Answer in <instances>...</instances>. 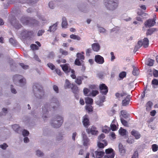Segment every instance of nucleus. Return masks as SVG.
<instances>
[{"mask_svg": "<svg viewBox=\"0 0 158 158\" xmlns=\"http://www.w3.org/2000/svg\"><path fill=\"white\" fill-rule=\"evenodd\" d=\"M95 153L96 157H102L104 154V152L102 151H95Z\"/></svg>", "mask_w": 158, "mask_h": 158, "instance_id": "nucleus-27", "label": "nucleus"}, {"mask_svg": "<svg viewBox=\"0 0 158 158\" xmlns=\"http://www.w3.org/2000/svg\"><path fill=\"white\" fill-rule=\"evenodd\" d=\"M19 82L21 85H23L26 84V79L24 78H21L19 80Z\"/></svg>", "mask_w": 158, "mask_h": 158, "instance_id": "nucleus-51", "label": "nucleus"}, {"mask_svg": "<svg viewBox=\"0 0 158 158\" xmlns=\"http://www.w3.org/2000/svg\"><path fill=\"white\" fill-rule=\"evenodd\" d=\"M99 89L100 93L102 95H106L108 91V87L104 83L100 84Z\"/></svg>", "mask_w": 158, "mask_h": 158, "instance_id": "nucleus-4", "label": "nucleus"}, {"mask_svg": "<svg viewBox=\"0 0 158 158\" xmlns=\"http://www.w3.org/2000/svg\"><path fill=\"white\" fill-rule=\"evenodd\" d=\"M119 133L122 136H123L126 134V130L124 129L121 128L119 130Z\"/></svg>", "mask_w": 158, "mask_h": 158, "instance_id": "nucleus-34", "label": "nucleus"}, {"mask_svg": "<svg viewBox=\"0 0 158 158\" xmlns=\"http://www.w3.org/2000/svg\"><path fill=\"white\" fill-rule=\"evenodd\" d=\"M70 37L72 39L76 40H80L81 39V38L80 36L73 34L70 35Z\"/></svg>", "mask_w": 158, "mask_h": 158, "instance_id": "nucleus-31", "label": "nucleus"}, {"mask_svg": "<svg viewBox=\"0 0 158 158\" xmlns=\"http://www.w3.org/2000/svg\"><path fill=\"white\" fill-rule=\"evenodd\" d=\"M86 109L89 112H91L93 110V108L91 105L87 106H86Z\"/></svg>", "mask_w": 158, "mask_h": 158, "instance_id": "nucleus-46", "label": "nucleus"}, {"mask_svg": "<svg viewBox=\"0 0 158 158\" xmlns=\"http://www.w3.org/2000/svg\"><path fill=\"white\" fill-rule=\"evenodd\" d=\"M94 60L98 64H102L104 62V59L100 55H96L95 56Z\"/></svg>", "mask_w": 158, "mask_h": 158, "instance_id": "nucleus-9", "label": "nucleus"}, {"mask_svg": "<svg viewBox=\"0 0 158 158\" xmlns=\"http://www.w3.org/2000/svg\"><path fill=\"white\" fill-rule=\"evenodd\" d=\"M12 128L15 132L18 133V131L20 127L18 125L15 124L12 125Z\"/></svg>", "mask_w": 158, "mask_h": 158, "instance_id": "nucleus-33", "label": "nucleus"}, {"mask_svg": "<svg viewBox=\"0 0 158 158\" xmlns=\"http://www.w3.org/2000/svg\"><path fill=\"white\" fill-rule=\"evenodd\" d=\"M157 31V29L156 28H152L148 29L147 31L146 35L147 36L148 35H151L154 32Z\"/></svg>", "mask_w": 158, "mask_h": 158, "instance_id": "nucleus-23", "label": "nucleus"}, {"mask_svg": "<svg viewBox=\"0 0 158 158\" xmlns=\"http://www.w3.org/2000/svg\"><path fill=\"white\" fill-rule=\"evenodd\" d=\"M7 147L8 146L5 143H4L2 145H0V147L3 149L4 150L6 149Z\"/></svg>", "mask_w": 158, "mask_h": 158, "instance_id": "nucleus-64", "label": "nucleus"}, {"mask_svg": "<svg viewBox=\"0 0 158 158\" xmlns=\"http://www.w3.org/2000/svg\"><path fill=\"white\" fill-rule=\"evenodd\" d=\"M21 77V76H20L19 75H16L15 76H14L13 77V80L14 82L15 81V80H17V79H19Z\"/></svg>", "mask_w": 158, "mask_h": 158, "instance_id": "nucleus-63", "label": "nucleus"}, {"mask_svg": "<svg viewBox=\"0 0 158 158\" xmlns=\"http://www.w3.org/2000/svg\"><path fill=\"white\" fill-rule=\"evenodd\" d=\"M152 84L154 85H158V80L156 79H153L152 81Z\"/></svg>", "mask_w": 158, "mask_h": 158, "instance_id": "nucleus-54", "label": "nucleus"}, {"mask_svg": "<svg viewBox=\"0 0 158 158\" xmlns=\"http://www.w3.org/2000/svg\"><path fill=\"white\" fill-rule=\"evenodd\" d=\"M131 134L134 136L136 139H139L141 137V135L140 133L138 131L135 130H133L131 131Z\"/></svg>", "mask_w": 158, "mask_h": 158, "instance_id": "nucleus-15", "label": "nucleus"}, {"mask_svg": "<svg viewBox=\"0 0 158 158\" xmlns=\"http://www.w3.org/2000/svg\"><path fill=\"white\" fill-rule=\"evenodd\" d=\"M61 25L63 28H66L67 27L68 23L65 17H63L62 18Z\"/></svg>", "mask_w": 158, "mask_h": 158, "instance_id": "nucleus-24", "label": "nucleus"}, {"mask_svg": "<svg viewBox=\"0 0 158 158\" xmlns=\"http://www.w3.org/2000/svg\"><path fill=\"white\" fill-rule=\"evenodd\" d=\"M31 48L33 50H37L38 49V46L34 44H31Z\"/></svg>", "mask_w": 158, "mask_h": 158, "instance_id": "nucleus-58", "label": "nucleus"}, {"mask_svg": "<svg viewBox=\"0 0 158 158\" xmlns=\"http://www.w3.org/2000/svg\"><path fill=\"white\" fill-rule=\"evenodd\" d=\"M100 100L97 101L96 103L99 106H102L103 105V102L105 101L106 97L105 96H102L100 98Z\"/></svg>", "mask_w": 158, "mask_h": 158, "instance_id": "nucleus-20", "label": "nucleus"}, {"mask_svg": "<svg viewBox=\"0 0 158 158\" xmlns=\"http://www.w3.org/2000/svg\"><path fill=\"white\" fill-rule=\"evenodd\" d=\"M89 87L92 89H97V85L95 84L90 85H89Z\"/></svg>", "mask_w": 158, "mask_h": 158, "instance_id": "nucleus-55", "label": "nucleus"}, {"mask_svg": "<svg viewBox=\"0 0 158 158\" xmlns=\"http://www.w3.org/2000/svg\"><path fill=\"white\" fill-rule=\"evenodd\" d=\"M57 25L58 24L57 23L54 24L50 26L48 31L50 32L55 31L57 29Z\"/></svg>", "mask_w": 158, "mask_h": 158, "instance_id": "nucleus-19", "label": "nucleus"}, {"mask_svg": "<svg viewBox=\"0 0 158 158\" xmlns=\"http://www.w3.org/2000/svg\"><path fill=\"white\" fill-rule=\"evenodd\" d=\"M82 62L80 60L78 59V58H76L74 64L77 65L81 66V63Z\"/></svg>", "mask_w": 158, "mask_h": 158, "instance_id": "nucleus-42", "label": "nucleus"}, {"mask_svg": "<svg viewBox=\"0 0 158 158\" xmlns=\"http://www.w3.org/2000/svg\"><path fill=\"white\" fill-rule=\"evenodd\" d=\"M153 74L154 77H158V71L154 69L153 71Z\"/></svg>", "mask_w": 158, "mask_h": 158, "instance_id": "nucleus-56", "label": "nucleus"}, {"mask_svg": "<svg viewBox=\"0 0 158 158\" xmlns=\"http://www.w3.org/2000/svg\"><path fill=\"white\" fill-rule=\"evenodd\" d=\"M86 131L88 134L91 133L93 135H97L98 132L96 130V128L94 126H92L90 129H87Z\"/></svg>", "mask_w": 158, "mask_h": 158, "instance_id": "nucleus-12", "label": "nucleus"}, {"mask_svg": "<svg viewBox=\"0 0 158 158\" xmlns=\"http://www.w3.org/2000/svg\"><path fill=\"white\" fill-rule=\"evenodd\" d=\"M130 99L131 97L130 95H127L125 98L122 101V105L124 106H126L128 105L130 103Z\"/></svg>", "mask_w": 158, "mask_h": 158, "instance_id": "nucleus-13", "label": "nucleus"}, {"mask_svg": "<svg viewBox=\"0 0 158 158\" xmlns=\"http://www.w3.org/2000/svg\"><path fill=\"white\" fill-rule=\"evenodd\" d=\"M118 148L119 152L122 155H123L126 152L125 149L122 143H119Z\"/></svg>", "mask_w": 158, "mask_h": 158, "instance_id": "nucleus-22", "label": "nucleus"}, {"mask_svg": "<svg viewBox=\"0 0 158 158\" xmlns=\"http://www.w3.org/2000/svg\"><path fill=\"white\" fill-rule=\"evenodd\" d=\"M21 21H22L23 23L25 24H29V25H33L36 26H39V21L35 19L32 18H31L30 19H29V20L28 19L26 20V22L24 21L23 19L21 20Z\"/></svg>", "mask_w": 158, "mask_h": 158, "instance_id": "nucleus-6", "label": "nucleus"}, {"mask_svg": "<svg viewBox=\"0 0 158 158\" xmlns=\"http://www.w3.org/2000/svg\"><path fill=\"white\" fill-rule=\"evenodd\" d=\"M36 155L38 156H43V153L40 151L38 150L36 152Z\"/></svg>", "mask_w": 158, "mask_h": 158, "instance_id": "nucleus-60", "label": "nucleus"}, {"mask_svg": "<svg viewBox=\"0 0 158 158\" xmlns=\"http://www.w3.org/2000/svg\"><path fill=\"white\" fill-rule=\"evenodd\" d=\"M23 135L24 136H28L29 134V132L26 130H24L22 132Z\"/></svg>", "mask_w": 158, "mask_h": 158, "instance_id": "nucleus-59", "label": "nucleus"}, {"mask_svg": "<svg viewBox=\"0 0 158 158\" xmlns=\"http://www.w3.org/2000/svg\"><path fill=\"white\" fill-rule=\"evenodd\" d=\"M154 60L152 59H149L148 60L147 65L149 66H152L153 65Z\"/></svg>", "mask_w": 158, "mask_h": 158, "instance_id": "nucleus-40", "label": "nucleus"}, {"mask_svg": "<svg viewBox=\"0 0 158 158\" xmlns=\"http://www.w3.org/2000/svg\"><path fill=\"white\" fill-rule=\"evenodd\" d=\"M9 22L10 24L13 26L16 29H18L21 28L22 26L19 24L14 16H12L9 18Z\"/></svg>", "mask_w": 158, "mask_h": 158, "instance_id": "nucleus-3", "label": "nucleus"}, {"mask_svg": "<svg viewBox=\"0 0 158 158\" xmlns=\"http://www.w3.org/2000/svg\"><path fill=\"white\" fill-rule=\"evenodd\" d=\"M19 65L22 67V68L24 69H28L29 68L28 65H26L23 63H19Z\"/></svg>", "mask_w": 158, "mask_h": 158, "instance_id": "nucleus-44", "label": "nucleus"}, {"mask_svg": "<svg viewBox=\"0 0 158 158\" xmlns=\"http://www.w3.org/2000/svg\"><path fill=\"white\" fill-rule=\"evenodd\" d=\"M89 91V90L87 88H85L83 89L84 94L85 96H90V93L89 94H88Z\"/></svg>", "mask_w": 158, "mask_h": 158, "instance_id": "nucleus-38", "label": "nucleus"}, {"mask_svg": "<svg viewBox=\"0 0 158 158\" xmlns=\"http://www.w3.org/2000/svg\"><path fill=\"white\" fill-rule=\"evenodd\" d=\"M23 19V21H24L26 22V20L28 19L29 20V19H30L31 18L28 17H22L21 19H20V21L22 22V23L23 24V25H27L29 24H25V23H23L22 21L21 20Z\"/></svg>", "mask_w": 158, "mask_h": 158, "instance_id": "nucleus-49", "label": "nucleus"}, {"mask_svg": "<svg viewBox=\"0 0 158 158\" xmlns=\"http://www.w3.org/2000/svg\"><path fill=\"white\" fill-rule=\"evenodd\" d=\"M84 79L83 77H78L76 79L75 82L78 85H80L82 83V81Z\"/></svg>", "mask_w": 158, "mask_h": 158, "instance_id": "nucleus-25", "label": "nucleus"}, {"mask_svg": "<svg viewBox=\"0 0 158 158\" xmlns=\"http://www.w3.org/2000/svg\"><path fill=\"white\" fill-rule=\"evenodd\" d=\"M60 52L63 55H67L68 54V52H67L66 51L64 50L63 49L61 48L60 49Z\"/></svg>", "mask_w": 158, "mask_h": 158, "instance_id": "nucleus-53", "label": "nucleus"}, {"mask_svg": "<svg viewBox=\"0 0 158 158\" xmlns=\"http://www.w3.org/2000/svg\"><path fill=\"white\" fill-rule=\"evenodd\" d=\"M83 138L84 140L83 144L85 146H87V143L88 142V139L87 136L86 135H85V136H83Z\"/></svg>", "mask_w": 158, "mask_h": 158, "instance_id": "nucleus-45", "label": "nucleus"}, {"mask_svg": "<svg viewBox=\"0 0 158 158\" xmlns=\"http://www.w3.org/2000/svg\"><path fill=\"white\" fill-rule=\"evenodd\" d=\"M105 152L106 154L114 153V150L111 148H109L106 149L105 150Z\"/></svg>", "mask_w": 158, "mask_h": 158, "instance_id": "nucleus-37", "label": "nucleus"}, {"mask_svg": "<svg viewBox=\"0 0 158 158\" xmlns=\"http://www.w3.org/2000/svg\"><path fill=\"white\" fill-rule=\"evenodd\" d=\"M82 123L84 126L87 127L89 125V121L88 115L86 114L83 117Z\"/></svg>", "mask_w": 158, "mask_h": 158, "instance_id": "nucleus-10", "label": "nucleus"}, {"mask_svg": "<svg viewBox=\"0 0 158 158\" xmlns=\"http://www.w3.org/2000/svg\"><path fill=\"white\" fill-rule=\"evenodd\" d=\"M114 153H112L108 156H105L104 158H114Z\"/></svg>", "mask_w": 158, "mask_h": 158, "instance_id": "nucleus-62", "label": "nucleus"}, {"mask_svg": "<svg viewBox=\"0 0 158 158\" xmlns=\"http://www.w3.org/2000/svg\"><path fill=\"white\" fill-rule=\"evenodd\" d=\"M77 58L80 60L81 61H83V60L85 59L84 56L81 53H78L77 54Z\"/></svg>", "mask_w": 158, "mask_h": 158, "instance_id": "nucleus-30", "label": "nucleus"}, {"mask_svg": "<svg viewBox=\"0 0 158 158\" xmlns=\"http://www.w3.org/2000/svg\"><path fill=\"white\" fill-rule=\"evenodd\" d=\"M126 75V73L125 72L123 71L121 72L119 74V77L122 79L125 77Z\"/></svg>", "mask_w": 158, "mask_h": 158, "instance_id": "nucleus-43", "label": "nucleus"}, {"mask_svg": "<svg viewBox=\"0 0 158 158\" xmlns=\"http://www.w3.org/2000/svg\"><path fill=\"white\" fill-rule=\"evenodd\" d=\"M92 48L93 51L95 52L98 51L100 48V47L98 43H95L92 45Z\"/></svg>", "mask_w": 158, "mask_h": 158, "instance_id": "nucleus-16", "label": "nucleus"}, {"mask_svg": "<svg viewBox=\"0 0 158 158\" xmlns=\"http://www.w3.org/2000/svg\"><path fill=\"white\" fill-rule=\"evenodd\" d=\"M52 102H51L52 104L51 105L53 106L52 108L55 109V108L58 107L59 106V103L57 99L55 98H53L52 99Z\"/></svg>", "mask_w": 158, "mask_h": 158, "instance_id": "nucleus-18", "label": "nucleus"}, {"mask_svg": "<svg viewBox=\"0 0 158 158\" xmlns=\"http://www.w3.org/2000/svg\"><path fill=\"white\" fill-rule=\"evenodd\" d=\"M72 86V84H71L69 81L67 79L65 80V84L64 85L65 89H68L71 88Z\"/></svg>", "mask_w": 158, "mask_h": 158, "instance_id": "nucleus-28", "label": "nucleus"}, {"mask_svg": "<svg viewBox=\"0 0 158 158\" xmlns=\"http://www.w3.org/2000/svg\"><path fill=\"white\" fill-rule=\"evenodd\" d=\"M139 73V70L136 68H134L132 71V74L134 76L138 75Z\"/></svg>", "mask_w": 158, "mask_h": 158, "instance_id": "nucleus-52", "label": "nucleus"}, {"mask_svg": "<svg viewBox=\"0 0 158 158\" xmlns=\"http://www.w3.org/2000/svg\"><path fill=\"white\" fill-rule=\"evenodd\" d=\"M120 119L121 123L123 125L126 127H128L127 122L126 120L122 118H121Z\"/></svg>", "mask_w": 158, "mask_h": 158, "instance_id": "nucleus-41", "label": "nucleus"}, {"mask_svg": "<svg viewBox=\"0 0 158 158\" xmlns=\"http://www.w3.org/2000/svg\"><path fill=\"white\" fill-rule=\"evenodd\" d=\"M69 65L68 64H66L61 65L62 70L65 73H69L70 72L71 70L72 69L70 68H69Z\"/></svg>", "mask_w": 158, "mask_h": 158, "instance_id": "nucleus-14", "label": "nucleus"}, {"mask_svg": "<svg viewBox=\"0 0 158 158\" xmlns=\"http://www.w3.org/2000/svg\"><path fill=\"white\" fill-rule=\"evenodd\" d=\"M105 5L107 9L113 10L118 6V0H105Z\"/></svg>", "mask_w": 158, "mask_h": 158, "instance_id": "nucleus-1", "label": "nucleus"}, {"mask_svg": "<svg viewBox=\"0 0 158 158\" xmlns=\"http://www.w3.org/2000/svg\"><path fill=\"white\" fill-rule=\"evenodd\" d=\"M63 121L62 117L59 115H57L56 118L52 120L51 125L54 128H58L61 126Z\"/></svg>", "mask_w": 158, "mask_h": 158, "instance_id": "nucleus-2", "label": "nucleus"}, {"mask_svg": "<svg viewBox=\"0 0 158 158\" xmlns=\"http://www.w3.org/2000/svg\"><path fill=\"white\" fill-rule=\"evenodd\" d=\"M47 65L48 67L52 70H54L55 68V66L51 63H48Z\"/></svg>", "mask_w": 158, "mask_h": 158, "instance_id": "nucleus-48", "label": "nucleus"}, {"mask_svg": "<svg viewBox=\"0 0 158 158\" xmlns=\"http://www.w3.org/2000/svg\"><path fill=\"white\" fill-rule=\"evenodd\" d=\"M39 86V87L40 88H42V87H41L40 85L38 84H36L35 85H33V90L34 91H35V89H37V93L38 94H40L41 93H44V92H42L41 91V89L40 88H38Z\"/></svg>", "mask_w": 158, "mask_h": 158, "instance_id": "nucleus-21", "label": "nucleus"}, {"mask_svg": "<svg viewBox=\"0 0 158 158\" xmlns=\"http://www.w3.org/2000/svg\"><path fill=\"white\" fill-rule=\"evenodd\" d=\"M149 42V40L147 38H144L143 41L142 40L139 41L138 44L139 48L143 46L144 48H146L148 46Z\"/></svg>", "mask_w": 158, "mask_h": 158, "instance_id": "nucleus-5", "label": "nucleus"}, {"mask_svg": "<svg viewBox=\"0 0 158 158\" xmlns=\"http://www.w3.org/2000/svg\"><path fill=\"white\" fill-rule=\"evenodd\" d=\"M75 96L77 99L79 98L78 95L77 94L79 92V89L78 87L76 85L73 84H72V86L71 88Z\"/></svg>", "mask_w": 158, "mask_h": 158, "instance_id": "nucleus-7", "label": "nucleus"}, {"mask_svg": "<svg viewBox=\"0 0 158 158\" xmlns=\"http://www.w3.org/2000/svg\"><path fill=\"white\" fill-rule=\"evenodd\" d=\"M99 93V92L97 90H93L90 93V96H92L93 97H95L96 95L98 94Z\"/></svg>", "mask_w": 158, "mask_h": 158, "instance_id": "nucleus-36", "label": "nucleus"}, {"mask_svg": "<svg viewBox=\"0 0 158 158\" xmlns=\"http://www.w3.org/2000/svg\"><path fill=\"white\" fill-rule=\"evenodd\" d=\"M85 102L86 104H92L93 102V99L89 97L85 98Z\"/></svg>", "mask_w": 158, "mask_h": 158, "instance_id": "nucleus-29", "label": "nucleus"}, {"mask_svg": "<svg viewBox=\"0 0 158 158\" xmlns=\"http://www.w3.org/2000/svg\"><path fill=\"white\" fill-rule=\"evenodd\" d=\"M25 33L26 34V35L27 37H31L33 35L34 33L33 31H25Z\"/></svg>", "mask_w": 158, "mask_h": 158, "instance_id": "nucleus-32", "label": "nucleus"}, {"mask_svg": "<svg viewBox=\"0 0 158 158\" xmlns=\"http://www.w3.org/2000/svg\"><path fill=\"white\" fill-rule=\"evenodd\" d=\"M50 106H48V104H45L44 106L42 107V111L43 113V118L44 119L46 118H47V116L45 115V114H47L48 112V110H49Z\"/></svg>", "mask_w": 158, "mask_h": 158, "instance_id": "nucleus-11", "label": "nucleus"}, {"mask_svg": "<svg viewBox=\"0 0 158 158\" xmlns=\"http://www.w3.org/2000/svg\"><path fill=\"white\" fill-rule=\"evenodd\" d=\"M152 150L154 152H156L158 149V146L156 144H153L152 147Z\"/></svg>", "mask_w": 158, "mask_h": 158, "instance_id": "nucleus-39", "label": "nucleus"}, {"mask_svg": "<svg viewBox=\"0 0 158 158\" xmlns=\"http://www.w3.org/2000/svg\"><path fill=\"white\" fill-rule=\"evenodd\" d=\"M126 95L127 94L125 93H123L121 94L117 93L115 94V96L117 98L119 99L120 97H123L124 96H126Z\"/></svg>", "mask_w": 158, "mask_h": 158, "instance_id": "nucleus-35", "label": "nucleus"}, {"mask_svg": "<svg viewBox=\"0 0 158 158\" xmlns=\"http://www.w3.org/2000/svg\"><path fill=\"white\" fill-rule=\"evenodd\" d=\"M138 152L136 151L134 152L131 158H138Z\"/></svg>", "mask_w": 158, "mask_h": 158, "instance_id": "nucleus-50", "label": "nucleus"}, {"mask_svg": "<svg viewBox=\"0 0 158 158\" xmlns=\"http://www.w3.org/2000/svg\"><path fill=\"white\" fill-rule=\"evenodd\" d=\"M71 73H72V74H71L70 76L71 77H72L73 79H76V75H75V71L73 69L71 70L70 71Z\"/></svg>", "mask_w": 158, "mask_h": 158, "instance_id": "nucleus-47", "label": "nucleus"}, {"mask_svg": "<svg viewBox=\"0 0 158 158\" xmlns=\"http://www.w3.org/2000/svg\"><path fill=\"white\" fill-rule=\"evenodd\" d=\"M102 142H103L104 143L99 142L97 144L98 147L100 148H104L107 145V143L106 140H102Z\"/></svg>", "mask_w": 158, "mask_h": 158, "instance_id": "nucleus-17", "label": "nucleus"}, {"mask_svg": "<svg viewBox=\"0 0 158 158\" xmlns=\"http://www.w3.org/2000/svg\"><path fill=\"white\" fill-rule=\"evenodd\" d=\"M105 137V135L104 134L102 133L98 136V139L100 141H102V140Z\"/></svg>", "mask_w": 158, "mask_h": 158, "instance_id": "nucleus-57", "label": "nucleus"}, {"mask_svg": "<svg viewBox=\"0 0 158 158\" xmlns=\"http://www.w3.org/2000/svg\"><path fill=\"white\" fill-rule=\"evenodd\" d=\"M111 129L113 131H115L117 130V127L116 125L114 124H111L110 125Z\"/></svg>", "mask_w": 158, "mask_h": 158, "instance_id": "nucleus-61", "label": "nucleus"}, {"mask_svg": "<svg viewBox=\"0 0 158 158\" xmlns=\"http://www.w3.org/2000/svg\"><path fill=\"white\" fill-rule=\"evenodd\" d=\"M156 19L154 17L153 19H149L145 23L146 27H151L154 26L156 24Z\"/></svg>", "mask_w": 158, "mask_h": 158, "instance_id": "nucleus-8", "label": "nucleus"}, {"mask_svg": "<svg viewBox=\"0 0 158 158\" xmlns=\"http://www.w3.org/2000/svg\"><path fill=\"white\" fill-rule=\"evenodd\" d=\"M153 103L151 101H148L146 105V110L147 111H149L151 110Z\"/></svg>", "mask_w": 158, "mask_h": 158, "instance_id": "nucleus-26", "label": "nucleus"}]
</instances>
